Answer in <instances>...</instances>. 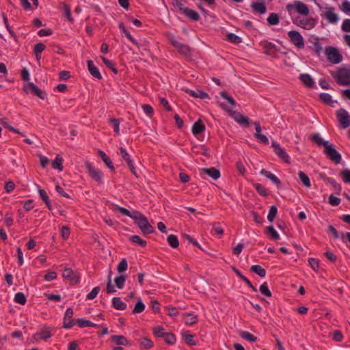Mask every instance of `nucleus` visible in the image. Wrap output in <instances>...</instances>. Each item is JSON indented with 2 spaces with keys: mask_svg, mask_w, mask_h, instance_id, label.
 Wrapping results in <instances>:
<instances>
[{
  "mask_svg": "<svg viewBox=\"0 0 350 350\" xmlns=\"http://www.w3.org/2000/svg\"><path fill=\"white\" fill-rule=\"evenodd\" d=\"M115 210L134 219L135 224L144 234H152L154 232V227L149 224L147 217L142 213L136 211L131 213L128 209L118 205L116 206Z\"/></svg>",
  "mask_w": 350,
  "mask_h": 350,
  "instance_id": "obj_1",
  "label": "nucleus"
},
{
  "mask_svg": "<svg viewBox=\"0 0 350 350\" xmlns=\"http://www.w3.org/2000/svg\"><path fill=\"white\" fill-rule=\"evenodd\" d=\"M221 107L228 112L229 115L239 124L248 126L250 125V120L247 117L242 115L237 111H233L227 107L224 104H220Z\"/></svg>",
  "mask_w": 350,
  "mask_h": 350,
  "instance_id": "obj_2",
  "label": "nucleus"
},
{
  "mask_svg": "<svg viewBox=\"0 0 350 350\" xmlns=\"http://www.w3.org/2000/svg\"><path fill=\"white\" fill-rule=\"evenodd\" d=\"M323 153L335 164H338L342 161L341 154L336 150L334 146L329 143L323 150Z\"/></svg>",
  "mask_w": 350,
  "mask_h": 350,
  "instance_id": "obj_3",
  "label": "nucleus"
},
{
  "mask_svg": "<svg viewBox=\"0 0 350 350\" xmlns=\"http://www.w3.org/2000/svg\"><path fill=\"white\" fill-rule=\"evenodd\" d=\"M327 59L332 64H339L342 60V56L339 51L334 46H327L325 50Z\"/></svg>",
  "mask_w": 350,
  "mask_h": 350,
  "instance_id": "obj_4",
  "label": "nucleus"
},
{
  "mask_svg": "<svg viewBox=\"0 0 350 350\" xmlns=\"http://www.w3.org/2000/svg\"><path fill=\"white\" fill-rule=\"evenodd\" d=\"M336 115L340 124L341 129H345L350 126V115L345 109H339Z\"/></svg>",
  "mask_w": 350,
  "mask_h": 350,
  "instance_id": "obj_5",
  "label": "nucleus"
},
{
  "mask_svg": "<svg viewBox=\"0 0 350 350\" xmlns=\"http://www.w3.org/2000/svg\"><path fill=\"white\" fill-rule=\"evenodd\" d=\"M85 167L88 170L89 176L98 183H103V172L95 168L90 162L85 163Z\"/></svg>",
  "mask_w": 350,
  "mask_h": 350,
  "instance_id": "obj_6",
  "label": "nucleus"
},
{
  "mask_svg": "<svg viewBox=\"0 0 350 350\" xmlns=\"http://www.w3.org/2000/svg\"><path fill=\"white\" fill-rule=\"evenodd\" d=\"M294 23L304 29L310 30L314 27L316 25V20L313 18H297L294 21Z\"/></svg>",
  "mask_w": 350,
  "mask_h": 350,
  "instance_id": "obj_7",
  "label": "nucleus"
},
{
  "mask_svg": "<svg viewBox=\"0 0 350 350\" xmlns=\"http://www.w3.org/2000/svg\"><path fill=\"white\" fill-rule=\"evenodd\" d=\"M288 38L297 47L301 49L304 46V42L302 36L295 30H292L288 33Z\"/></svg>",
  "mask_w": 350,
  "mask_h": 350,
  "instance_id": "obj_8",
  "label": "nucleus"
},
{
  "mask_svg": "<svg viewBox=\"0 0 350 350\" xmlns=\"http://www.w3.org/2000/svg\"><path fill=\"white\" fill-rule=\"evenodd\" d=\"M170 42L178 51L179 53L186 57L191 56V49L188 45L180 43L174 38H171Z\"/></svg>",
  "mask_w": 350,
  "mask_h": 350,
  "instance_id": "obj_9",
  "label": "nucleus"
},
{
  "mask_svg": "<svg viewBox=\"0 0 350 350\" xmlns=\"http://www.w3.org/2000/svg\"><path fill=\"white\" fill-rule=\"evenodd\" d=\"M334 78L340 85H347L349 84V73L346 69H340L338 72L334 76Z\"/></svg>",
  "mask_w": 350,
  "mask_h": 350,
  "instance_id": "obj_10",
  "label": "nucleus"
},
{
  "mask_svg": "<svg viewBox=\"0 0 350 350\" xmlns=\"http://www.w3.org/2000/svg\"><path fill=\"white\" fill-rule=\"evenodd\" d=\"M273 152L285 163H290V157L284 148H282L276 142H272Z\"/></svg>",
  "mask_w": 350,
  "mask_h": 350,
  "instance_id": "obj_11",
  "label": "nucleus"
},
{
  "mask_svg": "<svg viewBox=\"0 0 350 350\" xmlns=\"http://www.w3.org/2000/svg\"><path fill=\"white\" fill-rule=\"evenodd\" d=\"M120 152L122 158L126 162L128 167L130 169L131 172L136 177H138V175L137 174V172H136L135 168L133 165V161L132 159L131 158L130 154L127 152L126 149H124L122 147L120 148Z\"/></svg>",
  "mask_w": 350,
  "mask_h": 350,
  "instance_id": "obj_12",
  "label": "nucleus"
},
{
  "mask_svg": "<svg viewBox=\"0 0 350 350\" xmlns=\"http://www.w3.org/2000/svg\"><path fill=\"white\" fill-rule=\"evenodd\" d=\"M321 16L325 18L329 23L336 24L339 20V17L334 12V8L330 7L327 8V11L321 14Z\"/></svg>",
  "mask_w": 350,
  "mask_h": 350,
  "instance_id": "obj_13",
  "label": "nucleus"
},
{
  "mask_svg": "<svg viewBox=\"0 0 350 350\" xmlns=\"http://www.w3.org/2000/svg\"><path fill=\"white\" fill-rule=\"evenodd\" d=\"M254 124L255 126V129H256V133L254 135V137L260 142H261L264 144H269L268 137L267 136H265V135L261 134L262 129H261L260 122H254Z\"/></svg>",
  "mask_w": 350,
  "mask_h": 350,
  "instance_id": "obj_14",
  "label": "nucleus"
},
{
  "mask_svg": "<svg viewBox=\"0 0 350 350\" xmlns=\"http://www.w3.org/2000/svg\"><path fill=\"white\" fill-rule=\"evenodd\" d=\"M73 316V310L71 308H69L66 310L65 312V316L64 318V325L63 327L66 329H70L74 325V320L72 319Z\"/></svg>",
  "mask_w": 350,
  "mask_h": 350,
  "instance_id": "obj_15",
  "label": "nucleus"
},
{
  "mask_svg": "<svg viewBox=\"0 0 350 350\" xmlns=\"http://www.w3.org/2000/svg\"><path fill=\"white\" fill-rule=\"evenodd\" d=\"M51 336L52 334L51 332L50 328L44 327V329H41L39 332H37L35 334H33V338L35 340H38V338H40L46 340L51 338Z\"/></svg>",
  "mask_w": 350,
  "mask_h": 350,
  "instance_id": "obj_16",
  "label": "nucleus"
},
{
  "mask_svg": "<svg viewBox=\"0 0 350 350\" xmlns=\"http://www.w3.org/2000/svg\"><path fill=\"white\" fill-rule=\"evenodd\" d=\"M299 79L306 87L309 88H314V81L310 75L306 73L300 74Z\"/></svg>",
  "mask_w": 350,
  "mask_h": 350,
  "instance_id": "obj_17",
  "label": "nucleus"
},
{
  "mask_svg": "<svg viewBox=\"0 0 350 350\" xmlns=\"http://www.w3.org/2000/svg\"><path fill=\"white\" fill-rule=\"evenodd\" d=\"M201 172L214 180H217L220 177V172L215 167L202 168L201 169Z\"/></svg>",
  "mask_w": 350,
  "mask_h": 350,
  "instance_id": "obj_18",
  "label": "nucleus"
},
{
  "mask_svg": "<svg viewBox=\"0 0 350 350\" xmlns=\"http://www.w3.org/2000/svg\"><path fill=\"white\" fill-rule=\"evenodd\" d=\"M27 88L30 89L31 92L36 96L41 99H44L46 97L45 93L42 91L37 85L31 82L27 83Z\"/></svg>",
  "mask_w": 350,
  "mask_h": 350,
  "instance_id": "obj_19",
  "label": "nucleus"
},
{
  "mask_svg": "<svg viewBox=\"0 0 350 350\" xmlns=\"http://www.w3.org/2000/svg\"><path fill=\"white\" fill-rule=\"evenodd\" d=\"M87 63H88V70H89L90 73L91 74V75H92L94 77H95L98 79H101L102 75L100 73L98 68L94 65L93 61L88 60Z\"/></svg>",
  "mask_w": 350,
  "mask_h": 350,
  "instance_id": "obj_20",
  "label": "nucleus"
},
{
  "mask_svg": "<svg viewBox=\"0 0 350 350\" xmlns=\"http://www.w3.org/2000/svg\"><path fill=\"white\" fill-rule=\"evenodd\" d=\"M295 10L299 14L304 16H308L309 14L308 5L299 1H295Z\"/></svg>",
  "mask_w": 350,
  "mask_h": 350,
  "instance_id": "obj_21",
  "label": "nucleus"
},
{
  "mask_svg": "<svg viewBox=\"0 0 350 350\" xmlns=\"http://www.w3.org/2000/svg\"><path fill=\"white\" fill-rule=\"evenodd\" d=\"M260 174L269 178L273 183L275 184L278 187H280L281 181L275 175L265 169L261 170Z\"/></svg>",
  "mask_w": 350,
  "mask_h": 350,
  "instance_id": "obj_22",
  "label": "nucleus"
},
{
  "mask_svg": "<svg viewBox=\"0 0 350 350\" xmlns=\"http://www.w3.org/2000/svg\"><path fill=\"white\" fill-rule=\"evenodd\" d=\"M182 14L193 21H198L200 20L199 14L191 8H187Z\"/></svg>",
  "mask_w": 350,
  "mask_h": 350,
  "instance_id": "obj_23",
  "label": "nucleus"
},
{
  "mask_svg": "<svg viewBox=\"0 0 350 350\" xmlns=\"http://www.w3.org/2000/svg\"><path fill=\"white\" fill-rule=\"evenodd\" d=\"M310 139L316 143L319 146H323L324 148L329 144L328 141H325L319 133L312 134L310 135Z\"/></svg>",
  "mask_w": 350,
  "mask_h": 350,
  "instance_id": "obj_24",
  "label": "nucleus"
},
{
  "mask_svg": "<svg viewBox=\"0 0 350 350\" xmlns=\"http://www.w3.org/2000/svg\"><path fill=\"white\" fill-rule=\"evenodd\" d=\"M205 130V125L201 120L196 121L192 126V133L194 135L200 134Z\"/></svg>",
  "mask_w": 350,
  "mask_h": 350,
  "instance_id": "obj_25",
  "label": "nucleus"
},
{
  "mask_svg": "<svg viewBox=\"0 0 350 350\" xmlns=\"http://www.w3.org/2000/svg\"><path fill=\"white\" fill-rule=\"evenodd\" d=\"M185 92L188 94H189L190 96H191L194 98H200L201 99H205L208 97V95L207 93H206L203 91L199 90H196V91H194L192 90L187 89L185 90Z\"/></svg>",
  "mask_w": 350,
  "mask_h": 350,
  "instance_id": "obj_26",
  "label": "nucleus"
},
{
  "mask_svg": "<svg viewBox=\"0 0 350 350\" xmlns=\"http://www.w3.org/2000/svg\"><path fill=\"white\" fill-rule=\"evenodd\" d=\"M111 341L117 345H126L128 340L126 337L121 335H113L111 336Z\"/></svg>",
  "mask_w": 350,
  "mask_h": 350,
  "instance_id": "obj_27",
  "label": "nucleus"
},
{
  "mask_svg": "<svg viewBox=\"0 0 350 350\" xmlns=\"http://www.w3.org/2000/svg\"><path fill=\"white\" fill-rule=\"evenodd\" d=\"M112 306L114 308L119 310H124L127 306L126 304L123 302L120 297L113 298Z\"/></svg>",
  "mask_w": 350,
  "mask_h": 350,
  "instance_id": "obj_28",
  "label": "nucleus"
},
{
  "mask_svg": "<svg viewBox=\"0 0 350 350\" xmlns=\"http://www.w3.org/2000/svg\"><path fill=\"white\" fill-rule=\"evenodd\" d=\"M253 10L260 14H264L267 11L266 6L263 2L255 1L252 4Z\"/></svg>",
  "mask_w": 350,
  "mask_h": 350,
  "instance_id": "obj_29",
  "label": "nucleus"
},
{
  "mask_svg": "<svg viewBox=\"0 0 350 350\" xmlns=\"http://www.w3.org/2000/svg\"><path fill=\"white\" fill-rule=\"evenodd\" d=\"M98 154L103 161V162L105 163V165L111 170H114V167L113 165V163L109 159V157L103 151L99 150Z\"/></svg>",
  "mask_w": 350,
  "mask_h": 350,
  "instance_id": "obj_30",
  "label": "nucleus"
},
{
  "mask_svg": "<svg viewBox=\"0 0 350 350\" xmlns=\"http://www.w3.org/2000/svg\"><path fill=\"white\" fill-rule=\"evenodd\" d=\"M120 29L122 31V32L125 34L126 38L134 44H135L137 46L139 47L140 44L139 43L134 39V38L131 35V33L126 29L123 23H120L119 25Z\"/></svg>",
  "mask_w": 350,
  "mask_h": 350,
  "instance_id": "obj_31",
  "label": "nucleus"
},
{
  "mask_svg": "<svg viewBox=\"0 0 350 350\" xmlns=\"http://www.w3.org/2000/svg\"><path fill=\"white\" fill-rule=\"evenodd\" d=\"M186 0H172V5L177 8L181 13L187 8L185 7Z\"/></svg>",
  "mask_w": 350,
  "mask_h": 350,
  "instance_id": "obj_32",
  "label": "nucleus"
},
{
  "mask_svg": "<svg viewBox=\"0 0 350 350\" xmlns=\"http://www.w3.org/2000/svg\"><path fill=\"white\" fill-rule=\"evenodd\" d=\"M276 46L269 42H265L263 44V49H265V53L267 55H271L273 54L275 51Z\"/></svg>",
  "mask_w": 350,
  "mask_h": 350,
  "instance_id": "obj_33",
  "label": "nucleus"
},
{
  "mask_svg": "<svg viewBox=\"0 0 350 350\" xmlns=\"http://www.w3.org/2000/svg\"><path fill=\"white\" fill-rule=\"evenodd\" d=\"M298 176L300 179V181L306 187H310V180L308 176L306 174H305L304 172L300 171L298 173Z\"/></svg>",
  "mask_w": 350,
  "mask_h": 350,
  "instance_id": "obj_34",
  "label": "nucleus"
},
{
  "mask_svg": "<svg viewBox=\"0 0 350 350\" xmlns=\"http://www.w3.org/2000/svg\"><path fill=\"white\" fill-rule=\"evenodd\" d=\"M250 270L260 277H265L266 275V271L260 265H252Z\"/></svg>",
  "mask_w": 350,
  "mask_h": 350,
  "instance_id": "obj_35",
  "label": "nucleus"
},
{
  "mask_svg": "<svg viewBox=\"0 0 350 350\" xmlns=\"http://www.w3.org/2000/svg\"><path fill=\"white\" fill-rule=\"evenodd\" d=\"M197 321L198 317L196 315L190 313H187L185 314V321L186 324L192 325L196 323Z\"/></svg>",
  "mask_w": 350,
  "mask_h": 350,
  "instance_id": "obj_36",
  "label": "nucleus"
},
{
  "mask_svg": "<svg viewBox=\"0 0 350 350\" xmlns=\"http://www.w3.org/2000/svg\"><path fill=\"white\" fill-rule=\"evenodd\" d=\"M38 192H39V194H40L42 200L46 204V205L47 206L49 209L51 210V205L50 203V200H49V196H47L46 192L44 189H39Z\"/></svg>",
  "mask_w": 350,
  "mask_h": 350,
  "instance_id": "obj_37",
  "label": "nucleus"
},
{
  "mask_svg": "<svg viewBox=\"0 0 350 350\" xmlns=\"http://www.w3.org/2000/svg\"><path fill=\"white\" fill-rule=\"evenodd\" d=\"M73 271L70 268L65 269L63 272V277L65 278H68L72 282L77 283L79 279L76 277H72Z\"/></svg>",
  "mask_w": 350,
  "mask_h": 350,
  "instance_id": "obj_38",
  "label": "nucleus"
},
{
  "mask_svg": "<svg viewBox=\"0 0 350 350\" xmlns=\"http://www.w3.org/2000/svg\"><path fill=\"white\" fill-rule=\"evenodd\" d=\"M266 233L271 236V239L275 241L280 239V236L273 226L267 228Z\"/></svg>",
  "mask_w": 350,
  "mask_h": 350,
  "instance_id": "obj_39",
  "label": "nucleus"
},
{
  "mask_svg": "<svg viewBox=\"0 0 350 350\" xmlns=\"http://www.w3.org/2000/svg\"><path fill=\"white\" fill-rule=\"evenodd\" d=\"M167 242L171 247L173 248L178 247L179 245V241L176 236L174 234H170L167 238Z\"/></svg>",
  "mask_w": 350,
  "mask_h": 350,
  "instance_id": "obj_40",
  "label": "nucleus"
},
{
  "mask_svg": "<svg viewBox=\"0 0 350 350\" xmlns=\"http://www.w3.org/2000/svg\"><path fill=\"white\" fill-rule=\"evenodd\" d=\"M240 336L243 339L250 342H256L257 340V338L255 336L246 331L241 332Z\"/></svg>",
  "mask_w": 350,
  "mask_h": 350,
  "instance_id": "obj_41",
  "label": "nucleus"
},
{
  "mask_svg": "<svg viewBox=\"0 0 350 350\" xmlns=\"http://www.w3.org/2000/svg\"><path fill=\"white\" fill-rule=\"evenodd\" d=\"M14 301L19 304L25 305L26 304L27 299L24 293L19 292L15 295Z\"/></svg>",
  "mask_w": 350,
  "mask_h": 350,
  "instance_id": "obj_42",
  "label": "nucleus"
},
{
  "mask_svg": "<svg viewBox=\"0 0 350 350\" xmlns=\"http://www.w3.org/2000/svg\"><path fill=\"white\" fill-rule=\"evenodd\" d=\"M267 22L271 25H276L279 23L278 15L275 13H271L267 18Z\"/></svg>",
  "mask_w": 350,
  "mask_h": 350,
  "instance_id": "obj_43",
  "label": "nucleus"
},
{
  "mask_svg": "<svg viewBox=\"0 0 350 350\" xmlns=\"http://www.w3.org/2000/svg\"><path fill=\"white\" fill-rule=\"evenodd\" d=\"M320 99L327 105H332L333 101L332 96L327 93H321L319 95Z\"/></svg>",
  "mask_w": 350,
  "mask_h": 350,
  "instance_id": "obj_44",
  "label": "nucleus"
},
{
  "mask_svg": "<svg viewBox=\"0 0 350 350\" xmlns=\"http://www.w3.org/2000/svg\"><path fill=\"white\" fill-rule=\"evenodd\" d=\"M259 291L262 295L268 297H271V292L269 289L267 282H264L260 285Z\"/></svg>",
  "mask_w": 350,
  "mask_h": 350,
  "instance_id": "obj_45",
  "label": "nucleus"
},
{
  "mask_svg": "<svg viewBox=\"0 0 350 350\" xmlns=\"http://www.w3.org/2000/svg\"><path fill=\"white\" fill-rule=\"evenodd\" d=\"M139 343L142 348L146 349L151 348L153 345L152 340L147 338H141Z\"/></svg>",
  "mask_w": 350,
  "mask_h": 350,
  "instance_id": "obj_46",
  "label": "nucleus"
},
{
  "mask_svg": "<svg viewBox=\"0 0 350 350\" xmlns=\"http://www.w3.org/2000/svg\"><path fill=\"white\" fill-rule=\"evenodd\" d=\"M63 159L59 157H57L52 162V167L54 169H57L60 171L63 170Z\"/></svg>",
  "mask_w": 350,
  "mask_h": 350,
  "instance_id": "obj_47",
  "label": "nucleus"
},
{
  "mask_svg": "<svg viewBox=\"0 0 350 350\" xmlns=\"http://www.w3.org/2000/svg\"><path fill=\"white\" fill-rule=\"evenodd\" d=\"M165 329L161 326H157L153 328V334L157 337H164L166 334Z\"/></svg>",
  "mask_w": 350,
  "mask_h": 350,
  "instance_id": "obj_48",
  "label": "nucleus"
},
{
  "mask_svg": "<svg viewBox=\"0 0 350 350\" xmlns=\"http://www.w3.org/2000/svg\"><path fill=\"white\" fill-rule=\"evenodd\" d=\"M278 213V208L275 206L273 205L270 207L268 215H267V219L272 222L275 217L276 215Z\"/></svg>",
  "mask_w": 350,
  "mask_h": 350,
  "instance_id": "obj_49",
  "label": "nucleus"
},
{
  "mask_svg": "<svg viewBox=\"0 0 350 350\" xmlns=\"http://www.w3.org/2000/svg\"><path fill=\"white\" fill-rule=\"evenodd\" d=\"M126 281V277L124 275H120L115 278L114 282L117 288L122 289L124 287Z\"/></svg>",
  "mask_w": 350,
  "mask_h": 350,
  "instance_id": "obj_50",
  "label": "nucleus"
},
{
  "mask_svg": "<svg viewBox=\"0 0 350 350\" xmlns=\"http://www.w3.org/2000/svg\"><path fill=\"white\" fill-rule=\"evenodd\" d=\"M145 309V305L141 299H139L135 304V308L133 310V314H137L142 312Z\"/></svg>",
  "mask_w": 350,
  "mask_h": 350,
  "instance_id": "obj_51",
  "label": "nucleus"
},
{
  "mask_svg": "<svg viewBox=\"0 0 350 350\" xmlns=\"http://www.w3.org/2000/svg\"><path fill=\"white\" fill-rule=\"evenodd\" d=\"M131 241L137 243L142 247H145L147 244L146 241L142 239L138 235H133L130 237Z\"/></svg>",
  "mask_w": 350,
  "mask_h": 350,
  "instance_id": "obj_52",
  "label": "nucleus"
},
{
  "mask_svg": "<svg viewBox=\"0 0 350 350\" xmlns=\"http://www.w3.org/2000/svg\"><path fill=\"white\" fill-rule=\"evenodd\" d=\"M220 95L223 98L228 100L231 107H234L236 105L234 99L232 96H229L226 91L221 92Z\"/></svg>",
  "mask_w": 350,
  "mask_h": 350,
  "instance_id": "obj_53",
  "label": "nucleus"
},
{
  "mask_svg": "<svg viewBox=\"0 0 350 350\" xmlns=\"http://www.w3.org/2000/svg\"><path fill=\"white\" fill-rule=\"evenodd\" d=\"M128 267V263L125 258H122L121 261L119 262L117 267V270L119 273L124 272Z\"/></svg>",
  "mask_w": 350,
  "mask_h": 350,
  "instance_id": "obj_54",
  "label": "nucleus"
},
{
  "mask_svg": "<svg viewBox=\"0 0 350 350\" xmlns=\"http://www.w3.org/2000/svg\"><path fill=\"white\" fill-rule=\"evenodd\" d=\"M228 40L234 44H239L241 42V38L232 33H229L227 35Z\"/></svg>",
  "mask_w": 350,
  "mask_h": 350,
  "instance_id": "obj_55",
  "label": "nucleus"
},
{
  "mask_svg": "<svg viewBox=\"0 0 350 350\" xmlns=\"http://www.w3.org/2000/svg\"><path fill=\"white\" fill-rule=\"evenodd\" d=\"M1 124L4 126L5 128L9 129L10 131L15 133H20L19 131L13 126H10L9 122L7 121L6 119H2L0 120Z\"/></svg>",
  "mask_w": 350,
  "mask_h": 350,
  "instance_id": "obj_56",
  "label": "nucleus"
},
{
  "mask_svg": "<svg viewBox=\"0 0 350 350\" xmlns=\"http://www.w3.org/2000/svg\"><path fill=\"white\" fill-rule=\"evenodd\" d=\"M76 324H77L79 327H90V325H92V321L83 319H78L76 321Z\"/></svg>",
  "mask_w": 350,
  "mask_h": 350,
  "instance_id": "obj_57",
  "label": "nucleus"
},
{
  "mask_svg": "<svg viewBox=\"0 0 350 350\" xmlns=\"http://www.w3.org/2000/svg\"><path fill=\"white\" fill-rule=\"evenodd\" d=\"M254 187L256 190V191L262 196H267V189L263 187L262 185L256 183L254 185Z\"/></svg>",
  "mask_w": 350,
  "mask_h": 350,
  "instance_id": "obj_58",
  "label": "nucleus"
},
{
  "mask_svg": "<svg viewBox=\"0 0 350 350\" xmlns=\"http://www.w3.org/2000/svg\"><path fill=\"white\" fill-rule=\"evenodd\" d=\"M100 291V288L99 286L94 287L92 290V291L87 295V299H90V300L94 299L97 296V295L98 294Z\"/></svg>",
  "mask_w": 350,
  "mask_h": 350,
  "instance_id": "obj_59",
  "label": "nucleus"
},
{
  "mask_svg": "<svg viewBox=\"0 0 350 350\" xmlns=\"http://www.w3.org/2000/svg\"><path fill=\"white\" fill-rule=\"evenodd\" d=\"M165 342L169 345H173L176 342L175 335L172 333H166L164 336Z\"/></svg>",
  "mask_w": 350,
  "mask_h": 350,
  "instance_id": "obj_60",
  "label": "nucleus"
},
{
  "mask_svg": "<svg viewBox=\"0 0 350 350\" xmlns=\"http://www.w3.org/2000/svg\"><path fill=\"white\" fill-rule=\"evenodd\" d=\"M343 181L346 183H350V170L345 169L340 173Z\"/></svg>",
  "mask_w": 350,
  "mask_h": 350,
  "instance_id": "obj_61",
  "label": "nucleus"
},
{
  "mask_svg": "<svg viewBox=\"0 0 350 350\" xmlns=\"http://www.w3.org/2000/svg\"><path fill=\"white\" fill-rule=\"evenodd\" d=\"M185 342L191 346H193L196 345V341L193 340V335L190 334H185Z\"/></svg>",
  "mask_w": 350,
  "mask_h": 350,
  "instance_id": "obj_62",
  "label": "nucleus"
},
{
  "mask_svg": "<svg viewBox=\"0 0 350 350\" xmlns=\"http://www.w3.org/2000/svg\"><path fill=\"white\" fill-rule=\"evenodd\" d=\"M340 9L345 13L350 14V2L347 0H345L341 5Z\"/></svg>",
  "mask_w": 350,
  "mask_h": 350,
  "instance_id": "obj_63",
  "label": "nucleus"
},
{
  "mask_svg": "<svg viewBox=\"0 0 350 350\" xmlns=\"http://www.w3.org/2000/svg\"><path fill=\"white\" fill-rule=\"evenodd\" d=\"M342 30L345 32H350V19H345L342 25Z\"/></svg>",
  "mask_w": 350,
  "mask_h": 350,
  "instance_id": "obj_64",
  "label": "nucleus"
}]
</instances>
